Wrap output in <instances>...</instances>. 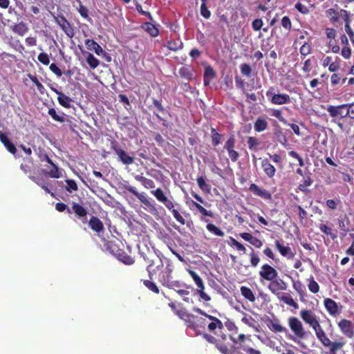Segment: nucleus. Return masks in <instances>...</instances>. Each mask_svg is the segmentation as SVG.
<instances>
[{"label":"nucleus","instance_id":"obj_64","mask_svg":"<svg viewBox=\"0 0 354 354\" xmlns=\"http://www.w3.org/2000/svg\"><path fill=\"white\" fill-rule=\"evenodd\" d=\"M346 105V114L348 117L354 120V102L353 103L344 104Z\"/></svg>","mask_w":354,"mask_h":354},{"label":"nucleus","instance_id":"obj_37","mask_svg":"<svg viewBox=\"0 0 354 354\" xmlns=\"http://www.w3.org/2000/svg\"><path fill=\"white\" fill-rule=\"evenodd\" d=\"M241 313L243 315V317L241 319V322L249 327L257 329L258 326L257 322L252 316L248 315L243 311Z\"/></svg>","mask_w":354,"mask_h":354},{"label":"nucleus","instance_id":"obj_33","mask_svg":"<svg viewBox=\"0 0 354 354\" xmlns=\"http://www.w3.org/2000/svg\"><path fill=\"white\" fill-rule=\"evenodd\" d=\"M104 246L106 250L109 251L115 257L122 250L119 248L118 245L115 241H106L104 243Z\"/></svg>","mask_w":354,"mask_h":354},{"label":"nucleus","instance_id":"obj_29","mask_svg":"<svg viewBox=\"0 0 354 354\" xmlns=\"http://www.w3.org/2000/svg\"><path fill=\"white\" fill-rule=\"evenodd\" d=\"M85 45L88 49L93 50L97 55H101L103 52L102 48L93 39H86Z\"/></svg>","mask_w":354,"mask_h":354},{"label":"nucleus","instance_id":"obj_4","mask_svg":"<svg viewBox=\"0 0 354 354\" xmlns=\"http://www.w3.org/2000/svg\"><path fill=\"white\" fill-rule=\"evenodd\" d=\"M299 315L304 323L313 328L317 337L324 331L319 318L311 310L303 309L300 311Z\"/></svg>","mask_w":354,"mask_h":354},{"label":"nucleus","instance_id":"obj_1","mask_svg":"<svg viewBox=\"0 0 354 354\" xmlns=\"http://www.w3.org/2000/svg\"><path fill=\"white\" fill-rule=\"evenodd\" d=\"M193 311L203 317H195L191 324L192 328L196 334L205 333L207 330L210 333L216 335V331H221L224 328L223 322L217 317L207 314L203 310L194 307Z\"/></svg>","mask_w":354,"mask_h":354},{"label":"nucleus","instance_id":"obj_52","mask_svg":"<svg viewBox=\"0 0 354 354\" xmlns=\"http://www.w3.org/2000/svg\"><path fill=\"white\" fill-rule=\"evenodd\" d=\"M192 204L202 215L205 216L213 217V213L211 211L207 210L199 203L195 201H192Z\"/></svg>","mask_w":354,"mask_h":354},{"label":"nucleus","instance_id":"obj_5","mask_svg":"<svg viewBox=\"0 0 354 354\" xmlns=\"http://www.w3.org/2000/svg\"><path fill=\"white\" fill-rule=\"evenodd\" d=\"M326 111L330 116L333 118L332 121L341 129H343L344 124L341 122V120L348 117L346 114V105L344 104L338 106L329 105L326 108Z\"/></svg>","mask_w":354,"mask_h":354},{"label":"nucleus","instance_id":"obj_51","mask_svg":"<svg viewBox=\"0 0 354 354\" xmlns=\"http://www.w3.org/2000/svg\"><path fill=\"white\" fill-rule=\"evenodd\" d=\"M309 281L308 287L309 290L313 293H317L319 291V286L317 282L314 279L313 277H310L308 279Z\"/></svg>","mask_w":354,"mask_h":354},{"label":"nucleus","instance_id":"obj_41","mask_svg":"<svg viewBox=\"0 0 354 354\" xmlns=\"http://www.w3.org/2000/svg\"><path fill=\"white\" fill-rule=\"evenodd\" d=\"M319 230L328 235V236H330V238L333 239V240H335V239H337V235L336 233H334L333 232V230L330 227L326 225V224H324V223H321L319 225Z\"/></svg>","mask_w":354,"mask_h":354},{"label":"nucleus","instance_id":"obj_47","mask_svg":"<svg viewBox=\"0 0 354 354\" xmlns=\"http://www.w3.org/2000/svg\"><path fill=\"white\" fill-rule=\"evenodd\" d=\"M28 77L30 80L36 85L37 90L41 94H44L45 92V88L43 84L39 81L36 75L28 74Z\"/></svg>","mask_w":354,"mask_h":354},{"label":"nucleus","instance_id":"obj_24","mask_svg":"<svg viewBox=\"0 0 354 354\" xmlns=\"http://www.w3.org/2000/svg\"><path fill=\"white\" fill-rule=\"evenodd\" d=\"M0 140L10 153L12 154H15L17 153V148L15 145L10 140L7 135L1 131Z\"/></svg>","mask_w":354,"mask_h":354},{"label":"nucleus","instance_id":"obj_53","mask_svg":"<svg viewBox=\"0 0 354 354\" xmlns=\"http://www.w3.org/2000/svg\"><path fill=\"white\" fill-rule=\"evenodd\" d=\"M250 261L251 266L254 268L257 267L260 262V257L258 253L256 252L253 249L250 253Z\"/></svg>","mask_w":354,"mask_h":354},{"label":"nucleus","instance_id":"obj_45","mask_svg":"<svg viewBox=\"0 0 354 354\" xmlns=\"http://www.w3.org/2000/svg\"><path fill=\"white\" fill-rule=\"evenodd\" d=\"M206 228L209 232L215 234L216 236H223L225 235V233L213 223H208L206 225Z\"/></svg>","mask_w":354,"mask_h":354},{"label":"nucleus","instance_id":"obj_61","mask_svg":"<svg viewBox=\"0 0 354 354\" xmlns=\"http://www.w3.org/2000/svg\"><path fill=\"white\" fill-rule=\"evenodd\" d=\"M66 182L67 184L66 189L68 192H72L73 191L77 190V185L74 180H66Z\"/></svg>","mask_w":354,"mask_h":354},{"label":"nucleus","instance_id":"obj_21","mask_svg":"<svg viewBox=\"0 0 354 354\" xmlns=\"http://www.w3.org/2000/svg\"><path fill=\"white\" fill-rule=\"evenodd\" d=\"M71 211H73L78 218H83L82 220L83 223L87 222L86 215L88 214V211L83 205L77 203H73Z\"/></svg>","mask_w":354,"mask_h":354},{"label":"nucleus","instance_id":"obj_34","mask_svg":"<svg viewBox=\"0 0 354 354\" xmlns=\"http://www.w3.org/2000/svg\"><path fill=\"white\" fill-rule=\"evenodd\" d=\"M115 257L122 262L124 264L130 266L134 263V259L129 255H128L126 252H124L122 250L117 254Z\"/></svg>","mask_w":354,"mask_h":354},{"label":"nucleus","instance_id":"obj_12","mask_svg":"<svg viewBox=\"0 0 354 354\" xmlns=\"http://www.w3.org/2000/svg\"><path fill=\"white\" fill-rule=\"evenodd\" d=\"M188 272L198 287L197 293L200 296L201 299L205 301H209L211 300V297L204 292L205 285L203 279L194 270H189Z\"/></svg>","mask_w":354,"mask_h":354},{"label":"nucleus","instance_id":"obj_56","mask_svg":"<svg viewBox=\"0 0 354 354\" xmlns=\"http://www.w3.org/2000/svg\"><path fill=\"white\" fill-rule=\"evenodd\" d=\"M299 52L301 56L306 57L311 53V46L305 42L300 48Z\"/></svg>","mask_w":354,"mask_h":354},{"label":"nucleus","instance_id":"obj_31","mask_svg":"<svg viewBox=\"0 0 354 354\" xmlns=\"http://www.w3.org/2000/svg\"><path fill=\"white\" fill-rule=\"evenodd\" d=\"M135 179L140 182L142 185L146 189H152L154 188L156 185L153 180L151 179L147 178L142 175H136L135 176Z\"/></svg>","mask_w":354,"mask_h":354},{"label":"nucleus","instance_id":"obj_58","mask_svg":"<svg viewBox=\"0 0 354 354\" xmlns=\"http://www.w3.org/2000/svg\"><path fill=\"white\" fill-rule=\"evenodd\" d=\"M341 203V201L339 199L333 200V199H328L326 201V205L329 209L334 210L337 207V205Z\"/></svg>","mask_w":354,"mask_h":354},{"label":"nucleus","instance_id":"obj_46","mask_svg":"<svg viewBox=\"0 0 354 354\" xmlns=\"http://www.w3.org/2000/svg\"><path fill=\"white\" fill-rule=\"evenodd\" d=\"M151 193L156 198V199L164 203L168 198L165 195L163 191L160 188H157L156 190L151 191Z\"/></svg>","mask_w":354,"mask_h":354},{"label":"nucleus","instance_id":"obj_6","mask_svg":"<svg viewBox=\"0 0 354 354\" xmlns=\"http://www.w3.org/2000/svg\"><path fill=\"white\" fill-rule=\"evenodd\" d=\"M276 88L274 86H270L266 91V96L272 104L283 105L290 103V97L286 93H276Z\"/></svg>","mask_w":354,"mask_h":354},{"label":"nucleus","instance_id":"obj_2","mask_svg":"<svg viewBox=\"0 0 354 354\" xmlns=\"http://www.w3.org/2000/svg\"><path fill=\"white\" fill-rule=\"evenodd\" d=\"M288 288V284L282 279H277L276 278L274 281H272L268 285V290L274 295L277 296L278 299L285 303L286 304L292 307L295 309L299 308L298 304L295 301L291 295L288 293H284L281 296H279L280 290H286Z\"/></svg>","mask_w":354,"mask_h":354},{"label":"nucleus","instance_id":"obj_42","mask_svg":"<svg viewBox=\"0 0 354 354\" xmlns=\"http://www.w3.org/2000/svg\"><path fill=\"white\" fill-rule=\"evenodd\" d=\"M183 44L180 39L170 40L167 42V47L172 51H177L183 48Z\"/></svg>","mask_w":354,"mask_h":354},{"label":"nucleus","instance_id":"obj_27","mask_svg":"<svg viewBox=\"0 0 354 354\" xmlns=\"http://www.w3.org/2000/svg\"><path fill=\"white\" fill-rule=\"evenodd\" d=\"M176 313L180 319H184L187 327L190 328L195 315L188 313L185 309L178 310Z\"/></svg>","mask_w":354,"mask_h":354},{"label":"nucleus","instance_id":"obj_55","mask_svg":"<svg viewBox=\"0 0 354 354\" xmlns=\"http://www.w3.org/2000/svg\"><path fill=\"white\" fill-rule=\"evenodd\" d=\"M326 15L333 22H337L339 20L338 12L333 8H329L326 11Z\"/></svg>","mask_w":354,"mask_h":354},{"label":"nucleus","instance_id":"obj_14","mask_svg":"<svg viewBox=\"0 0 354 354\" xmlns=\"http://www.w3.org/2000/svg\"><path fill=\"white\" fill-rule=\"evenodd\" d=\"M235 144V136L234 134H232L227 138L223 146V149L227 151L229 158L234 162H236L240 157L239 153L237 151L234 150Z\"/></svg>","mask_w":354,"mask_h":354},{"label":"nucleus","instance_id":"obj_36","mask_svg":"<svg viewBox=\"0 0 354 354\" xmlns=\"http://www.w3.org/2000/svg\"><path fill=\"white\" fill-rule=\"evenodd\" d=\"M197 184L202 192L209 194L211 192V185L206 183V179L203 176H198L196 178Z\"/></svg>","mask_w":354,"mask_h":354},{"label":"nucleus","instance_id":"obj_9","mask_svg":"<svg viewBox=\"0 0 354 354\" xmlns=\"http://www.w3.org/2000/svg\"><path fill=\"white\" fill-rule=\"evenodd\" d=\"M173 271L174 266L171 261L167 259L165 268L158 275V280L163 286L167 287L171 282Z\"/></svg>","mask_w":354,"mask_h":354},{"label":"nucleus","instance_id":"obj_48","mask_svg":"<svg viewBox=\"0 0 354 354\" xmlns=\"http://www.w3.org/2000/svg\"><path fill=\"white\" fill-rule=\"evenodd\" d=\"M248 148L250 150L257 151V147L260 145L259 140L256 137L250 136L247 141Z\"/></svg>","mask_w":354,"mask_h":354},{"label":"nucleus","instance_id":"obj_7","mask_svg":"<svg viewBox=\"0 0 354 354\" xmlns=\"http://www.w3.org/2000/svg\"><path fill=\"white\" fill-rule=\"evenodd\" d=\"M317 338L325 348H329L331 353L341 350L346 344V342L343 341H330L324 330Z\"/></svg>","mask_w":354,"mask_h":354},{"label":"nucleus","instance_id":"obj_60","mask_svg":"<svg viewBox=\"0 0 354 354\" xmlns=\"http://www.w3.org/2000/svg\"><path fill=\"white\" fill-rule=\"evenodd\" d=\"M271 115L277 118L279 121L286 123V120L283 116L281 110L280 109H272L271 111Z\"/></svg>","mask_w":354,"mask_h":354},{"label":"nucleus","instance_id":"obj_44","mask_svg":"<svg viewBox=\"0 0 354 354\" xmlns=\"http://www.w3.org/2000/svg\"><path fill=\"white\" fill-rule=\"evenodd\" d=\"M167 288H168L169 289H172L176 292V290H178V289H183V288H191V286H188L185 283H182L179 281L175 280V281H171V282L169 283V284L167 286Z\"/></svg>","mask_w":354,"mask_h":354},{"label":"nucleus","instance_id":"obj_63","mask_svg":"<svg viewBox=\"0 0 354 354\" xmlns=\"http://www.w3.org/2000/svg\"><path fill=\"white\" fill-rule=\"evenodd\" d=\"M295 8L298 12L303 15H306L310 12L309 9L300 2L297 3L295 6Z\"/></svg>","mask_w":354,"mask_h":354},{"label":"nucleus","instance_id":"obj_26","mask_svg":"<svg viewBox=\"0 0 354 354\" xmlns=\"http://www.w3.org/2000/svg\"><path fill=\"white\" fill-rule=\"evenodd\" d=\"M268 326L269 329L274 333L287 332V329L280 324V322L277 319H269Z\"/></svg>","mask_w":354,"mask_h":354},{"label":"nucleus","instance_id":"obj_23","mask_svg":"<svg viewBox=\"0 0 354 354\" xmlns=\"http://www.w3.org/2000/svg\"><path fill=\"white\" fill-rule=\"evenodd\" d=\"M239 236L243 240L248 241L250 244H252L257 248H260L263 245V243L259 239L253 236L250 233H248V232L240 233Z\"/></svg>","mask_w":354,"mask_h":354},{"label":"nucleus","instance_id":"obj_19","mask_svg":"<svg viewBox=\"0 0 354 354\" xmlns=\"http://www.w3.org/2000/svg\"><path fill=\"white\" fill-rule=\"evenodd\" d=\"M89 227L95 232L100 234L104 230V224L97 216H92L88 222Z\"/></svg>","mask_w":354,"mask_h":354},{"label":"nucleus","instance_id":"obj_32","mask_svg":"<svg viewBox=\"0 0 354 354\" xmlns=\"http://www.w3.org/2000/svg\"><path fill=\"white\" fill-rule=\"evenodd\" d=\"M292 288L299 294L300 299L303 301L306 296L305 286L299 280H292Z\"/></svg>","mask_w":354,"mask_h":354},{"label":"nucleus","instance_id":"obj_11","mask_svg":"<svg viewBox=\"0 0 354 354\" xmlns=\"http://www.w3.org/2000/svg\"><path fill=\"white\" fill-rule=\"evenodd\" d=\"M259 275L261 280L271 282L278 277V272L270 264L264 263L261 267V269L259 272Z\"/></svg>","mask_w":354,"mask_h":354},{"label":"nucleus","instance_id":"obj_40","mask_svg":"<svg viewBox=\"0 0 354 354\" xmlns=\"http://www.w3.org/2000/svg\"><path fill=\"white\" fill-rule=\"evenodd\" d=\"M223 135L216 131L214 128H211L212 144L214 147H217L221 144Z\"/></svg>","mask_w":354,"mask_h":354},{"label":"nucleus","instance_id":"obj_38","mask_svg":"<svg viewBox=\"0 0 354 354\" xmlns=\"http://www.w3.org/2000/svg\"><path fill=\"white\" fill-rule=\"evenodd\" d=\"M241 293L243 297L251 302H254L256 299L255 296L252 290L246 286H241L240 288Z\"/></svg>","mask_w":354,"mask_h":354},{"label":"nucleus","instance_id":"obj_20","mask_svg":"<svg viewBox=\"0 0 354 354\" xmlns=\"http://www.w3.org/2000/svg\"><path fill=\"white\" fill-rule=\"evenodd\" d=\"M324 305L328 314L331 316H336L339 313L338 305L333 299L326 298L324 300Z\"/></svg>","mask_w":354,"mask_h":354},{"label":"nucleus","instance_id":"obj_10","mask_svg":"<svg viewBox=\"0 0 354 354\" xmlns=\"http://www.w3.org/2000/svg\"><path fill=\"white\" fill-rule=\"evenodd\" d=\"M337 325L344 337L348 339L354 337V321L343 318L337 322Z\"/></svg>","mask_w":354,"mask_h":354},{"label":"nucleus","instance_id":"obj_50","mask_svg":"<svg viewBox=\"0 0 354 354\" xmlns=\"http://www.w3.org/2000/svg\"><path fill=\"white\" fill-rule=\"evenodd\" d=\"M179 74L182 77L189 80H191L193 76L192 69L187 66H183L180 68L179 70Z\"/></svg>","mask_w":354,"mask_h":354},{"label":"nucleus","instance_id":"obj_22","mask_svg":"<svg viewBox=\"0 0 354 354\" xmlns=\"http://www.w3.org/2000/svg\"><path fill=\"white\" fill-rule=\"evenodd\" d=\"M152 266V263H151L149 266H147V270L149 272V277L150 280H143V284L146 288H147L150 291L153 292L156 294L160 293V289L157 286V285L151 281L153 279V274H151V271L149 270V267Z\"/></svg>","mask_w":354,"mask_h":354},{"label":"nucleus","instance_id":"obj_49","mask_svg":"<svg viewBox=\"0 0 354 354\" xmlns=\"http://www.w3.org/2000/svg\"><path fill=\"white\" fill-rule=\"evenodd\" d=\"M86 62L89 65V66L95 69L97 68L100 64L99 59H97L93 54L88 53V56L86 58Z\"/></svg>","mask_w":354,"mask_h":354},{"label":"nucleus","instance_id":"obj_35","mask_svg":"<svg viewBox=\"0 0 354 354\" xmlns=\"http://www.w3.org/2000/svg\"><path fill=\"white\" fill-rule=\"evenodd\" d=\"M268 124L266 119L259 117L258 118L254 124V129L257 132H261L265 131L268 128Z\"/></svg>","mask_w":354,"mask_h":354},{"label":"nucleus","instance_id":"obj_3","mask_svg":"<svg viewBox=\"0 0 354 354\" xmlns=\"http://www.w3.org/2000/svg\"><path fill=\"white\" fill-rule=\"evenodd\" d=\"M288 324L290 329L299 340L306 339L313 336L311 332L305 329L302 322L297 317H290L288 319Z\"/></svg>","mask_w":354,"mask_h":354},{"label":"nucleus","instance_id":"obj_54","mask_svg":"<svg viewBox=\"0 0 354 354\" xmlns=\"http://www.w3.org/2000/svg\"><path fill=\"white\" fill-rule=\"evenodd\" d=\"M48 113L49 115L57 122H64V115H59L57 113L56 110L54 108H50L48 109ZM62 115H64L62 113Z\"/></svg>","mask_w":354,"mask_h":354},{"label":"nucleus","instance_id":"obj_25","mask_svg":"<svg viewBox=\"0 0 354 354\" xmlns=\"http://www.w3.org/2000/svg\"><path fill=\"white\" fill-rule=\"evenodd\" d=\"M261 167L268 177L272 178L275 175L276 169L268 158H265L261 161Z\"/></svg>","mask_w":354,"mask_h":354},{"label":"nucleus","instance_id":"obj_62","mask_svg":"<svg viewBox=\"0 0 354 354\" xmlns=\"http://www.w3.org/2000/svg\"><path fill=\"white\" fill-rule=\"evenodd\" d=\"M263 25V21L261 19H256L252 22V28L254 31L260 30Z\"/></svg>","mask_w":354,"mask_h":354},{"label":"nucleus","instance_id":"obj_59","mask_svg":"<svg viewBox=\"0 0 354 354\" xmlns=\"http://www.w3.org/2000/svg\"><path fill=\"white\" fill-rule=\"evenodd\" d=\"M281 26L288 32H289L291 30L292 23L290 18L288 16H284L281 19Z\"/></svg>","mask_w":354,"mask_h":354},{"label":"nucleus","instance_id":"obj_28","mask_svg":"<svg viewBox=\"0 0 354 354\" xmlns=\"http://www.w3.org/2000/svg\"><path fill=\"white\" fill-rule=\"evenodd\" d=\"M141 28L145 30L150 36L156 37L159 35L158 28L150 22H145L141 25Z\"/></svg>","mask_w":354,"mask_h":354},{"label":"nucleus","instance_id":"obj_17","mask_svg":"<svg viewBox=\"0 0 354 354\" xmlns=\"http://www.w3.org/2000/svg\"><path fill=\"white\" fill-rule=\"evenodd\" d=\"M274 245L282 257L288 259H292L294 258L295 254L289 246L283 245L279 240L274 241Z\"/></svg>","mask_w":354,"mask_h":354},{"label":"nucleus","instance_id":"obj_8","mask_svg":"<svg viewBox=\"0 0 354 354\" xmlns=\"http://www.w3.org/2000/svg\"><path fill=\"white\" fill-rule=\"evenodd\" d=\"M110 147L118 156L119 160L124 165H129L134 162V158L123 150L116 141H112Z\"/></svg>","mask_w":354,"mask_h":354},{"label":"nucleus","instance_id":"obj_15","mask_svg":"<svg viewBox=\"0 0 354 354\" xmlns=\"http://www.w3.org/2000/svg\"><path fill=\"white\" fill-rule=\"evenodd\" d=\"M249 190L255 196L261 197V198L267 201L272 200L271 193L265 189L259 187L257 185L252 183L249 187Z\"/></svg>","mask_w":354,"mask_h":354},{"label":"nucleus","instance_id":"obj_57","mask_svg":"<svg viewBox=\"0 0 354 354\" xmlns=\"http://www.w3.org/2000/svg\"><path fill=\"white\" fill-rule=\"evenodd\" d=\"M241 73L246 77H250L252 73L251 66L248 64H243L240 66Z\"/></svg>","mask_w":354,"mask_h":354},{"label":"nucleus","instance_id":"obj_16","mask_svg":"<svg viewBox=\"0 0 354 354\" xmlns=\"http://www.w3.org/2000/svg\"><path fill=\"white\" fill-rule=\"evenodd\" d=\"M123 188L128 192L132 194L136 197H137L138 199L145 205L147 207H153L149 201L145 196V194L139 193L134 187L130 185H124L123 186Z\"/></svg>","mask_w":354,"mask_h":354},{"label":"nucleus","instance_id":"obj_13","mask_svg":"<svg viewBox=\"0 0 354 354\" xmlns=\"http://www.w3.org/2000/svg\"><path fill=\"white\" fill-rule=\"evenodd\" d=\"M55 21L59 26L61 29L69 37L73 38L75 35L74 30L71 24L68 21L65 17L62 15H53Z\"/></svg>","mask_w":354,"mask_h":354},{"label":"nucleus","instance_id":"obj_30","mask_svg":"<svg viewBox=\"0 0 354 354\" xmlns=\"http://www.w3.org/2000/svg\"><path fill=\"white\" fill-rule=\"evenodd\" d=\"M216 76V73L211 66L205 67L203 75V83L205 86L209 84L211 80Z\"/></svg>","mask_w":354,"mask_h":354},{"label":"nucleus","instance_id":"obj_18","mask_svg":"<svg viewBox=\"0 0 354 354\" xmlns=\"http://www.w3.org/2000/svg\"><path fill=\"white\" fill-rule=\"evenodd\" d=\"M50 89L58 95L57 101L62 106H63L66 109L71 108V103L73 101L71 97H69L68 96L65 95L64 93L59 91V90H57L55 88L50 87Z\"/></svg>","mask_w":354,"mask_h":354},{"label":"nucleus","instance_id":"obj_39","mask_svg":"<svg viewBox=\"0 0 354 354\" xmlns=\"http://www.w3.org/2000/svg\"><path fill=\"white\" fill-rule=\"evenodd\" d=\"M11 28L12 32L20 36H23L28 30L27 26L24 22L15 24Z\"/></svg>","mask_w":354,"mask_h":354},{"label":"nucleus","instance_id":"obj_43","mask_svg":"<svg viewBox=\"0 0 354 354\" xmlns=\"http://www.w3.org/2000/svg\"><path fill=\"white\" fill-rule=\"evenodd\" d=\"M50 165L52 169L49 171L44 172L45 175L53 178H59L62 176V174L57 166L54 162Z\"/></svg>","mask_w":354,"mask_h":354}]
</instances>
